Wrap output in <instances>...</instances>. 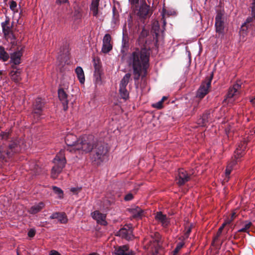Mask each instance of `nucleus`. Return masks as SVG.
<instances>
[{
    "instance_id": "0eeeda50",
    "label": "nucleus",
    "mask_w": 255,
    "mask_h": 255,
    "mask_svg": "<svg viewBox=\"0 0 255 255\" xmlns=\"http://www.w3.org/2000/svg\"><path fill=\"white\" fill-rule=\"evenodd\" d=\"M242 83L241 81H237L232 87L229 89L228 93L226 95L224 102L227 103H232L235 99L240 93Z\"/></svg>"
},
{
    "instance_id": "4c0bfd02",
    "label": "nucleus",
    "mask_w": 255,
    "mask_h": 255,
    "mask_svg": "<svg viewBox=\"0 0 255 255\" xmlns=\"http://www.w3.org/2000/svg\"><path fill=\"white\" fill-rule=\"evenodd\" d=\"M148 34H149L148 30H147L145 29L144 28H143L141 32V33H140L139 38L140 39L144 38L145 37L147 36Z\"/></svg>"
},
{
    "instance_id": "412c9836",
    "label": "nucleus",
    "mask_w": 255,
    "mask_h": 255,
    "mask_svg": "<svg viewBox=\"0 0 255 255\" xmlns=\"http://www.w3.org/2000/svg\"><path fill=\"white\" fill-rule=\"evenodd\" d=\"M22 55V53L20 51H16L12 53L10 55V62L13 64L12 65H18L21 62V57Z\"/></svg>"
},
{
    "instance_id": "680f3d73",
    "label": "nucleus",
    "mask_w": 255,
    "mask_h": 255,
    "mask_svg": "<svg viewBox=\"0 0 255 255\" xmlns=\"http://www.w3.org/2000/svg\"><path fill=\"white\" fill-rule=\"evenodd\" d=\"M147 1H148V3H150V0H147Z\"/></svg>"
},
{
    "instance_id": "a211bd4d",
    "label": "nucleus",
    "mask_w": 255,
    "mask_h": 255,
    "mask_svg": "<svg viewBox=\"0 0 255 255\" xmlns=\"http://www.w3.org/2000/svg\"><path fill=\"white\" fill-rule=\"evenodd\" d=\"M2 32L4 35L6 37L12 33V25H10V18L6 16L4 21L1 23Z\"/></svg>"
},
{
    "instance_id": "423d86ee",
    "label": "nucleus",
    "mask_w": 255,
    "mask_h": 255,
    "mask_svg": "<svg viewBox=\"0 0 255 255\" xmlns=\"http://www.w3.org/2000/svg\"><path fill=\"white\" fill-rule=\"evenodd\" d=\"M17 144L15 142H11L8 146L4 148L2 145H0V160H5L7 158H11L16 152V148Z\"/></svg>"
},
{
    "instance_id": "de8ad7c7",
    "label": "nucleus",
    "mask_w": 255,
    "mask_h": 255,
    "mask_svg": "<svg viewBox=\"0 0 255 255\" xmlns=\"http://www.w3.org/2000/svg\"><path fill=\"white\" fill-rule=\"evenodd\" d=\"M133 198V195L131 193H128L125 197V200L126 201L131 200Z\"/></svg>"
},
{
    "instance_id": "a878e982",
    "label": "nucleus",
    "mask_w": 255,
    "mask_h": 255,
    "mask_svg": "<svg viewBox=\"0 0 255 255\" xmlns=\"http://www.w3.org/2000/svg\"><path fill=\"white\" fill-rule=\"evenodd\" d=\"M51 219H57L58 221L62 224L66 223L68 219L65 213H54L50 216Z\"/></svg>"
},
{
    "instance_id": "ddd939ff",
    "label": "nucleus",
    "mask_w": 255,
    "mask_h": 255,
    "mask_svg": "<svg viewBox=\"0 0 255 255\" xmlns=\"http://www.w3.org/2000/svg\"><path fill=\"white\" fill-rule=\"evenodd\" d=\"M190 179V175L183 169H179L176 177V182L179 186L183 185Z\"/></svg>"
},
{
    "instance_id": "5701e85b",
    "label": "nucleus",
    "mask_w": 255,
    "mask_h": 255,
    "mask_svg": "<svg viewBox=\"0 0 255 255\" xmlns=\"http://www.w3.org/2000/svg\"><path fill=\"white\" fill-rule=\"evenodd\" d=\"M246 142L244 141L243 142H241L236 148L235 151V158L236 159H238L240 157H242L243 154L245 149L246 148Z\"/></svg>"
},
{
    "instance_id": "4468645a",
    "label": "nucleus",
    "mask_w": 255,
    "mask_h": 255,
    "mask_svg": "<svg viewBox=\"0 0 255 255\" xmlns=\"http://www.w3.org/2000/svg\"><path fill=\"white\" fill-rule=\"evenodd\" d=\"M112 37L110 34H106L103 39V45L102 52L104 53H108L113 48V45L111 42Z\"/></svg>"
},
{
    "instance_id": "7c9ffc66",
    "label": "nucleus",
    "mask_w": 255,
    "mask_h": 255,
    "mask_svg": "<svg viewBox=\"0 0 255 255\" xmlns=\"http://www.w3.org/2000/svg\"><path fill=\"white\" fill-rule=\"evenodd\" d=\"M119 93L121 97L125 100H127L129 98V93L128 91L126 89V87H121L120 86L119 89Z\"/></svg>"
},
{
    "instance_id": "393cba45",
    "label": "nucleus",
    "mask_w": 255,
    "mask_h": 255,
    "mask_svg": "<svg viewBox=\"0 0 255 255\" xmlns=\"http://www.w3.org/2000/svg\"><path fill=\"white\" fill-rule=\"evenodd\" d=\"M115 255H131V252L129 251L127 246H123L116 248L115 250Z\"/></svg>"
},
{
    "instance_id": "473e14b6",
    "label": "nucleus",
    "mask_w": 255,
    "mask_h": 255,
    "mask_svg": "<svg viewBox=\"0 0 255 255\" xmlns=\"http://www.w3.org/2000/svg\"><path fill=\"white\" fill-rule=\"evenodd\" d=\"M131 75L130 73H127L121 81L120 86L127 87L130 79Z\"/></svg>"
},
{
    "instance_id": "aec40b11",
    "label": "nucleus",
    "mask_w": 255,
    "mask_h": 255,
    "mask_svg": "<svg viewBox=\"0 0 255 255\" xmlns=\"http://www.w3.org/2000/svg\"><path fill=\"white\" fill-rule=\"evenodd\" d=\"M92 218L97 221L98 224L102 225H106L107 222L106 220V216L105 214L101 213L98 211H94L92 213Z\"/></svg>"
},
{
    "instance_id": "ea45409f",
    "label": "nucleus",
    "mask_w": 255,
    "mask_h": 255,
    "mask_svg": "<svg viewBox=\"0 0 255 255\" xmlns=\"http://www.w3.org/2000/svg\"><path fill=\"white\" fill-rule=\"evenodd\" d=\"M157 244V240H154L153 242V243L150 242V244L149 245V246L147 247V249L149 250L150 251H153V248H155V250L156 251L157 249L155 247V245Z\"/></svg>"
},
{
    "instance_id": "a19ab883",
    "label": "nucleus",
    "mask_w": 255,
    "mask_h": 255,
    "mask_svg": "<svg viewBox=\"0 0 255 255\" xmlns=\"http://www.w3.org/2000/svg\"><path fill=\"white\" fill-rule=\"evenodd\" d=\"M184 246V243L182 242L179 243L176 248L175 249L174 251V254L178 253V252L180 251V250Z\"/></svg>"
},
{
    "instance_id": "37998d69",
    "label": "nucleus",
    "mask_w": 255,
    "mask_h": 255,
    "mask_svg": "<svg viewBox=\"0 0 255 255\" xmlns=\"http://www.w3.org/2000/svg\"><path fill=\"white\" fill-rule=\"evenodd\" d=\"M192 228V225H190V227L186 228V232L184 234L185 238H187L189 237V235L191 231Z\"/></svg>"
},
{
    "instance_id": "49530a36",
    "label": "nucleus",
    "mask_w": 255,
    "mask_h": 255,
    "mask_svg": "<svg viewBox=\"0 0 255 255\" xmlns=\"http://www.w3.org/2000/svg\"><path fill=\"white\" fill-rule=\"evenodd\" d=\"M35 234V231L34 229H30L28 232V236L30 237H33Z\"/></svg>"
},
{
    "instance_id": "6e6552de",
    "label": "nucleus",
    "mask_w": 255,
    "mask_h": 255,
    "mask_svg": "<svg viewBox=\"0 0 255 255\" xmlns=\"http://www.w3.org/2000/svg\"><path fill=\"white\" fill-rule=\"evenodd\" d=\"M92 61L95 69L94 76L95 79V83L101 85L102 83L101 75L103 73V70L100 58L98 57L94 56L93 57Z\"/></svg>"
},
{
    "instance_id": "72a5a7b5",
    "label": "nucleus",
    "mask_w": 255,
    "mask_h": 255,
    "mask_svg": "<svg viewBox=\"0 0 255 255\" xmlns=\"http://www.w3.org/2000/svg\"><path fill=\"white\" fill-rule=\"evenodd\" d=\"M237 161L233 160L228 164L225 171L226 176L228 178H229V176L231 173L233 166L235 165Z\"/></svg>"
},
{
    "instance_id": "2eb2a0df",
    "label": "nucleus",
    "mask_w": 255,
    "mask_h": 255,
    "mask_svg": "<svg viewBox=\"0 0 255 255\" xmlns=\"http://www.w3.org/2000/svg\"><path fill=\"white\" fill-rule=\"evenodd\" d=\"M117 235L127 240H130L133 238L132 230L128 226L120 229L117 233Z\"/></svg>"
},
{
    "instance_id": "a18cd8bd",
    "label": "nucleus",
    "mask_w": 255,
    "mask_h": 255,
    "mask_svg": "<svg viewBox=\"0 0 255 255\" xmlns=\"http://www.w3.org/2000/svg\"><path fill=\"white\" fill-rule=\"evenodd\" d=\"M49 189H46V190H53V191H58V192H60V191H63L60 188L56 187V186H52L51 187H48Z\"/></svg>"
},
{
    "instance_id": "4d7b16f0",
    "label": "nucleus",
    "mask_w": 255,
    "mask_h": 255,
    "mask_svg": "<svg viewBox=\"0 0 255 255\" xmlns=\"http://www.w3.org/2000/svg\"><path fill=\"white\" fill-rule=\"evenodd\" d=\"M250 102L253 104L255 105V98L251 100Z\"/></svg>"
},
{
    "instance_id": "bf43d9fd",
    "label": "nucleus",
    "mask_w": 255,
    "mask_h": 255,
    "mask_svg": "<svg viewBox=\"0 0 255 255\" xmlns=\"http://www.w3.org/2000/svg\"><path fill=\"white\" fill-rule=\"evenodd\" d=\"M89 255H100L97 253H92L89 254Z\"/></svg>"
},
{
    "instance_id": "e2e57ef3",
    "label": "nucleus",
    "mask_w": 255,
    "mask_h": 255,
    "mask_svg": "<svg viewBox=\"0 0 255 255\" xmlns=\"http://www.w3.org/2000/svg\"><path fill=\"white\" fill-rule=\"evenodd\" d=\"M5 1H7V0H4Z\"/></svg>"
},
{
    "instance_id": "f704fd0d",
    "label": "nucleus",
    "mask_w": 255,
    "mask_h": 255,
    "mask_svg": "<svg viewBox=\"0 0 255 255\" xmlns=\"http://www.w3.org/2000/svg\"><path fill=\"white\" fill-rule=\"evenodd\" d=\"M251 223L250 222H246L243 225V227L239 230V232H246L250 228Z\"/></svg>"
},
{
    "instance_id": "c756f323",
    "label": "nucleus",
    "mask_w": 255,
    "mask_h": 255,
    "mask_svg": "<svg viewBox=\"0 0 255 255\" xmlns=\"http://www.w3.org/2000/svg\"><path fill=\"white\" fill-rule=\"evenodd\" d=\"M44 207V204L42 202L39 203L38 204L32 206L29 210L31 214H36L39 212Z\"/></svg>"
},
{
    "instance_id": "2f4dec72",
    "label": "nucleus",
    "mask_w": 255,
    "mask_h": 255,
    "mask_svg": "<svg viewBox=\"0 0 255 255\" xmlns=\"http://www.w3.org/2000/svg\"><path fill=\"white\" fill-rule=\"evenodd\" d=\"M9 58V54L5 50L4 48L2 46H0V60L5 62L8 60Z\"/></svg>"
},
{
    "instance_id": "bb28decb",
    "label": "nucleus",
    "mask_w": 255,
    "mask_h": 255,
    "mask_svg": "<svg viewBox=\"0 0 255 255\" xmlns=\"http://www.w3.org/2000/svg\"><path fill=\"white\" fill-rule=\"evenodd\" d=\"M210 118V113L208 112H206L202 115V117L198 120V124L201 126H205L206 124L209 122Z\"/></svg>"
},
{
    "instance_id": "39448f33",
    "label": "nucleus",
    "mask_w": 255,
    "mask_h": 255,
    "mask_svg": "<svg viewBox=\"0 0 255 255\" xmlns=\"http://www.w3.org/2000/svg\"><path fill=\"white\" fill-rule=\"evenodd\" d=\"M147 2H148L147 1ZM151 2V0H150V3H148V4L145 0H140L138 3L139 5L136 15L142 22H144V20L149 18L152 14V11L151 10L150 6Z\"/></svg>"
},
{
    "instance_id": "1a4fd4ad",
    "label": "nucleus",
    "mask_w": 255,
    "mask_h": 255,
    "mask_svg": "<svg viewBox=\"0 0 255 255\" xmlns=\"http://www.w3.org/2000/svg\"><path fill=\"white\" fill-rule=\"evenodd\" d=\"M213 74H212L210 76L206 78L200 88L197 91L196 96L199 98H203L208 93V90L211 86V83L213 79Z\"/></svg>"
},
{
    "instance_id": "c9c22d12",
    "label": "nucleus",
    "mask_w": 255,
    "mask_h": 255,
    "mask_svg": "<svg viewBox=\"0 0 255 255\" xmlns=\"http://www.w3.org/2000/svg\"><path fill=\"white\" fill-rule=\"evenodd\" d=\"M10 134L9 131H2L0 133V138L1 140H7Z\"/></svg>"
},
{
    "instance_id": "79ce46f5",
    "label": "nucleus",
    "mask_w": 255,
    "mask_h": 255,
    "mask_svg": "<svg viewBox=\"0 0 255 255\" xmlns=\"http://www.w3.org/2000/svg\"><path fill=\"white\" fill-rule=\"evenodd\" d=\"M225 226V225L223 224L222 226L219 229L217 233V235L215 238V240H217L218 238L220 237Z\"/></svg>"
},
{
    "instance_id": "4be33fe9",
    "label": "nucleus",
    "mask_w": 255,
    "mask_h": 255,
    "mask_svg": "<svg viewBox=\"0 0 255 255\" xmlns=\"http://www.w3.org/2000/svg\"><path fill=\"white\" fill-rule=\"evenodd\" d=\"M128 211L133 218H141L144 215V211L138 207H132Z\"/></svg>"
},
{
    "instance_id": "052dcab7",
    "label": "nucleus",
    "mask_w": 255,
    "mask_h": 255,
    "mask_svg": "<svg viewBox=\"0 0 255 255\" xmlns=\"http://www.w3.org/2000/svg\"><path fill=\"white\" fill-rule=\"evenodd\" d=\"M59 193V194H61L62 193H63V192H58Z\"/></svg>"
},
{
    "instance_id": "9b49d317",
    "label": "nucleus",
    "mask_w": 255,
    "mask_h": 255,
    "mask_svg": "<svg viewBox=\"0 0 255 255\" xmlns=\"http://www.w3.org/2000/svg\"><path fill=\"white\" fill-rule=\"evenodd\" d=\"M251 29L255 30V19L253 17H248L241 26L240 31L241 36L245 37Z\"/></svg>"
},
{
    "instance_id": "58836bf2",
    "label": "nucleus",
    "mask_w": 255,
    "mask_h": 255,
    "mask_svg": "<svg viewBox=\"0 0 255 255\" xmlns=\"http://www.w3.org/2000/svg\"><path fill=\"white\" fill-rule=\"evenodd\" d=\"M251 8V16L250 17H253V19H255V0H254L252 3Z\"/></svg>"
},
{
    "instance_id": "c03bdc74",
    "label": "nucleus",
    "mask_w": 255,
    "mask_h": 255,
    "mask_svg": "<svg viewBox=\"0 0 255 255\" xmlns=\"http://www.w3.org/2000/svg\"><path fill=\"white\" fill-rule=\"evenodd\" d=\"M162 104H163L162 101L160 100V101L158 102L157 103L153 104L152 106H153V107H154L155 108L160 109L162 108V107H163Z\"/></svg>"
},
{
    "instance_id": "c85d7f7f",
    "label": "nucleus",
    "mask_w": 255,
    "mask_h": 255,
    "mask_svg": "<svg viewBox=\"0 0 255 255\" xmlns=\"http://www.w3.org/2000/svg\"><path fill=\"white\" fill-rule=\"evenodd\" d=\"M75 73H76L77 76L79 80V82L81 84H84L85 82V74L84 71L81 67L78 66L75 69Z\"/></svg>"
},
{
    "instance_id": "e433bc0d",
    "label": "nucleus",
    "mask_w": 255,
    "mask_h": 255,
    "mask_svg": "<svg viewBox=\"0 0 255 255\" xmlns=\"http://www.w3.org/2000/svg\"><path fill=\"white\" fill-rule=\"evenodd\" d=\"M17 3L16 2L12 0L9 2V7L10 9L13 11L14 13L17 12V10L16 9Z\"/></svg>"
},
{
    "instance_id": "f8f14e48",
    "label": "nucleus",
    "mask_w": 255,
    "mask_h": 255,
    "mask_svg": "<svg viewBox=\"0 0 255 255\" xmlns=\"http://www.w3.org/2000/svg\"><path fill=\"white\" fill-rule=\"evenodd\" d=\"M216 32L223 33L225 28V16L221 11L218 12L215 18Z\"/></svg>"
},
{
    "instance_id": "f03ea898",
    "label": "nucleus",
    "mask_w": 255,
    "mask_h": 255,
    "mask_svg": "<svg viewBox=\"0 0 255 255\" xmlns=\"http://www.w3.org/2000/svg\"><path fill=\"white\" fill-rule=\"evenodd\" d=\"M97 141L94 137L91 135L79 137L76 152L88 153L94 149Z\"/></svg>"
},
{
    "instance_id": "f3484780",
    "label": "nucleus",
    "mask_w": 255,
    "mask_h": 255,
    "mask_svg": "<svg viewBox=\"0 0 255 255\" xmlns=\"http://www.w3.org/2000/svg\"><path fill=\"white\" fill-rule=\"evenodd\" d=\"M11 68L13 69L9 73V76L11 79L15 83H18L21 80V70L17 68L14 65H11Z\"/></svg>"
},
{
    "instance_id": "b1692460",
    "label": "nucleus",
    "mask_w": 255,
    "mask_h": 255,
    "mask_svg": "<svg viewBox=\"0 0 255 255\" xmlns=\"http://www.w3.org/2000/svg\"><path fill=\"white\" fill-rule=\"evenodd\" d=\"M155 219L160 222L163 227H166L169 224V220L165 215L161 212H157L155 217Z\"/></svg>"
},
{
    "instance_id": "f257e3e1",
    "label": "nucleus",
    "mask_w": 255,
    "mask_h": 255,
    "mask_svg": "<svg viewBox=\"0 0 255 255\" xmlns=\"http://www.w3.org/2000/svg\"><path fill=\"white\" fill-rule=\"evenodd\" d=\"M150 50L146 47L134 48L129 54L127 62L133 70V79L136 81L145 77L149 66Z\"/></svg>"
},
{
    "instance_id": "09e8293b",
    "label": "nucleus",
    "mask_w": 255,
    "mask_h": 255,
    "mask_svg": "<svg viewBox=\"0 0 255 255\" xmlns=\"http://www.w3.org/2000/svg\"><path fill=\"white\" fill-rule=\"evenodd\" d=\"M129 2L131 5H136L138 4L140 1L139 0H128Z\"/></svg>"
},
{
    "instance_id": "13d9d810",
    "label": "nucleus",
    "mask_w": 255,
    "mask_h": 255,
    "mask_svg": "<svg viewBox=\"0 0 255 255\" xmlns=\"http://www.w3.org/2000/svg\"><path fill=\"white\" fill-rule=\"evenodd\" d=\"M167 99V97H163L162 99L161 100V101H162V102H164V100H166Z\"/></svg>"
},
{
    "instance_id": "7ed1b4c3",
    "label": "nucleus",
    "mask_w": 255,
    "mask_h": 255,
    "mask_svg": "<svg viewBox=\"0 0 255 255\" xmlns=\"http://www.w3.org/2000/svg\"><path fill=\"white\" fill-rule=\"evenodd\" d=\"M65 155V150H61L53 159L54 165L51 170V177L52 178H57L65 167L66 163Z\"/></svg>"
},
{
    "instance_id": "603ef678",
    "label": "nucleus",
    "mask_w": 255,
    "mask_h": 255,
    "mask_svg": "<svg viewBox=\"0 0 255 255\" xmlns=\"http://www.w3.org/2000/svg\"><path fill=\"white\" fill-rule=\"evenodd\" d=\"M50 255H60V254L55 250H52L50 252Z\"/></svg>"
},
{
    "instance_id": "5fc2aeb1",
    "label": "nucleus",
    "mask_w": 255,
    "mask_h": 255,
    "mask_svg": "<svg viewBox=\"0 0 255 255\" xmlns=\"http://www.w3.org/2000/svg\"><path fill=\"white\" fill-rule=\"evenodd\" d=\"M68 1V0H57L56 2L59 3H65Z\"/></svg>"
},
{
    "instance_id": "9d476101",
    "label": "nucleus",
    "mask_w": 255,
    "mask_h": 255,
    "mask_svg": "<svg viewBox=\"0 0 255 255\" xmlns=\"http://www.w3.org/2000/svg\"><path fill=\"white\" fill-rule=\"evenodd\" d=\"M79 138L72 133H69L66 135L65 138L66 144L69 147L67 150L70 152H76L77 146L79 142Z\"/></svg>"
},
{
    "instance_id": "3c124183",
    "label": "nucleus",
    "mask_w": 255,
    "mask_h": 255,
    "mask_svg": "<svg viewBox=\"0 0 255 255\" xmlns=\"http://www.w3.org/2000/svg\"><path fill=\"white\" fill-rule=\"evenodd\" d=\"M81 190H82V188L81 187H73V188H71L70 191H72V192L78 191Z\"/></svg>"
},
{
    "instance_id": "dca6fc26",
    "label": "nucleus",
    "mask_w": 255,
    "mask_h": 255,
    "mask_svg": "<svg viewBox=\"0 0 255 255\" xmlns=\"http://www.w3.org/2000/svg\"><path fill=\"white\" fill-rule=\"evenodd\" d=\"M43 105L41 99L37 98L36 99L33 105V115L34 117L38 118L41 115Z\"/></svg>"
},
{
    "instance_id": "6e6d98bb",
    "label": "nucleus",
    "mask_w": 255,
    "mask_h": 255,
    "mask_svg": "<svg viewBox=\"0 0 255 255\" xmlns=\"http://www.w3.org/2000/svg\"><path fill=\"white\" fill-rule=\"evenodd\" d=\"M236 217V213L234 212L232 213L231 218H232L233 220H234Z\"/></svg>"
},
{
    "instance_id": "8fccbe9b",
    "label": "nucleus",
    "mask_w": 255,
    "mask_h": 255,
    "mask_svg": "<svg viewBox=\"0 0 255 255\" xmlns=\"http://www.w3.org/2000/svg\"><path fill=\"white\" fill-rule=\"evenodd\" d=\"M233 220L232 218H231V217H230V218H227V219L225 221V222H224V223H223V224H224V225L226 226V225H228V224H230V223L232 222V221H233Z\"/></svg>"
},
{
    "instance_id": "6ab92c4d",
    "label": "nucleus",
    "mask_w": 255,
    "mask_h": 255,
    "mask_svg": "<svg viewBox=\"0 0 255 255\" xmlns=\"http://www.w3.org/2000/svg\"><path fill=\"white\" fill-rule=\"evenodd\" d=\"M58 94L59 99L63 106V110L64 111H67L68 108V100L67 94L63 89H59Z\"/></svg>"
},
{
    "instance_id": "cd10ccee",
    "label": "nucleus",
    "mask_w": 255,
    "mask_h": 255,
    "mask_svg": "<svg viewBox=\"0 0 255 255\" xmlns=\"http://www.w3.org/2000/svg\"><path fill=\"white\" fill-rule=\"evenodd\" d=\"M100 0H92L90 5V10L93 16H97L98 14V7Z\"/></svg>"
},
{
    "instance_id": "20e7f679",
    "label": "nucleus",
    "mask_w": 255,
    "mask_h": 255,
    "mask_svg": "<svg viewBox=\"0 0 255 255\" xmlns=\"http://www.w3.org/2000/svg\"><path fill=\"white\" fill-rule=\"evenodd\" d=\"M94 147V153L92 155L93 161L97 164L102 163L108 152L107 147L102 142L97 141Z\"/></svg>"
},
{
    "instance_id": "864d4df0",
    "label": "nucleus",
    "mask_w": 255,
    "mask_h": 255,
    "mask_svg": "<svg viewBox=\"0 0 255 255\" xmlns=\"http://www.w3.org/2000/svg\"><path fill=\"white\" fill-rule=\"evenodd\" d=\"M123 42L125 45L127 42H128V36H125V35L123 36Z\"/></svg>"
}]
</instances>
